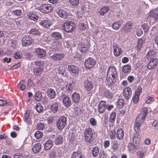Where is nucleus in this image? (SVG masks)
Returning a JSON list of instances; mask_svg holds the SVG:
<instances>
[{
    "mask_svg": "<svg viewBox=\"0 0 158 158\" xmlns=\"http://www.w3.org/2000/svg\"><path fill=\"white\" fill-rule=\"evenodd\" d=\"M114 79L112 77H110V76H108V77H107V76H106V80L109 86H112L114 84Z\"/></svg>",
    "mask_w": 158,
    "mask_h": 158,
    "instance_id": "nucleus-51",
    "label": "nucleus"
},
{
    "mask_svg": "<svg viewBox=\"0 0 158 158\" xmlns=\"http://www.w3.org/2000/svg\"><path fill=\"white\" fill-rule=\"evenodd\" d=\"M34 62L36 65V66H39L40 67L44 65L43 62L39 60H35Z\"/></svg>",
    "mask_w": 158,
    "mask_h": 158,
    "instance_id": "nucleus-63",
    "label": "nucleus"
},
{
    "mask_svg": "<svg viewBox=\"0 0 158 158\" xmlns=\"http://www.w3.org/2000/svg\"><path fill=\"white\" fill-rule=\"evenodd\" d=\"M35 52L39 58H42L45 56L46 55V52L44 50L40 48L35 49Z\"/></svg>",
    "mask_w": 158,
    "mask_h": 158,
    "instance_id": "nucleus-23",
    "label": "nucleus"
},
{
    "mask_svg": "<svg viewBox=\"0 0 158 158\" xmlns=\"http://www.w3.org/2000/svg\"><path fill=\"white\" fill-rule=\"evenodd\" d=\"M51 109L52 113H56L58 110V106L57 102H54L51 105Z\"/></svg>",
    "mask_w": 158,
    "mask_h": 158,
    "instance_id": "nucleus-42",
    "label": "nucleus"
},
{
    "mask_svg": "<svg viewBox=\"0 0 158 158\" xmlns=\"http://www.w3.org/2000/svg\"><path fill=\"white\" fill-rule=\"evenodd\" d=\"M35 98L36 101H40L42 98L41 92L40 91H37L35 92Z\"/></svg>",
    "mask_w": 158,
    "mask_h": 158,
    "instance_id": "nucleus-50",
    "label": "nucleus"
},
{
    "mask_svg": "<svg viewBox=\"0 0 158 158\" xmlns=\"http://www.w3.org/2000/svg\"><path fill=\"white\" fill-rule=\"evenodd\" d=\"M94 132V130L92 128L88 127L85 129L84 132V135H95Z\"/></svg>",
    "mask_w": 158,
    "mask_h": 158,
    "instance_id": "nucleus-45",
    "label": "nucleus"
},
{
    "mask_svg": "<svg viewBox=\"0 0 158 158\" xmlns=\"http://www.w3.org/2000/svg\"><path fill=\"white\" fill-rule=\"evenodd\" d=\"M83 84L85 90L89 93L92 92L94 85L91 81L86 80L84 81Z\"/></svg>",
    "mask_w": 158,
    "mask_h": 158,
    "instance_id": "nucleus-10",
    "label": "nucleus"
},
{
    "mask_svg": "<svg viewBox=\"0 0 158 158\" xmlns=\"http://www.w3.org/2000/svg\"><path fill=\"white\" fill-rule=\"evenodd\" d=\"M104 94L106 98L110 99H112L114 95L113 93L107 89L105 90L104 92Z\"/></svg>",
    "mask_w": 158,
    "mask_h": 158,
    "instance_id": "nucleus-36",
    "label": "nucleus"
},
{
    "mask_svg": "<svg viewBox=\"0 0 158 158\" xmlns=\"http://www.w3.org/2000/svg\"><path fill=\"white\" fill-rule=\"evenodd\" d=\"M96 63L93 58L89 57L85 60L84 64L86 68L89 69L94 67Z\"/></svg>",
    "mask_w": 158,
    "mask_h": 158,
    "instance_id": "nucleus-8",
    "label": "nucleus"
},
{
    "mask_svg": "<svg viewBox=\"0 0 158 158\" xmlns=\"http://www.w3.org/2000/svg\"><path fill=\"white\" fill-rule=\"evenodd\" d=\"M158 63V60L157 58L151 59L147 64V68L148 69H152L155 67Z\"/></svg>",
    "mask_w": 158,
    "mask_h": 158,
    "instance_id": "nucleus-13",
    "label": "nucleus"
},
{
    "mask_svg": "<svg viewBox=\"0 0 158 158\" xmlns=\"http://www.w3.org/2000/svg\"><path fill=\"white\" fill-rule=\"evenodd\" d=\"M31 37L27 35L24 36L22 39V43L23 46H27L30 45L32 42Z\"/></svg>",
    "mask_w": 158,
    "mask_h": 158,
    "instance_id": "nucleus-11",
    "label": "nucleus"
},
{
    "mask_svg": "<svg viewBox=\"0 0 158 158\" xmlns=\"http://www.w3.org/2000/svg\"><path fill=\"white\" fill-rule=\"evenodd\" d=\"M116 135L115 131L114 130L111 131L110 132V137L111 139H113L114 138Z\"/></svg>",
    "mask_w": 158,
    "mask_h": 158,
    "instance_id": "nucleus-64",
    "label": "nucleus"
},
{
    "mask_svg": "<svg viewBox=\"0 0 158 158\" xmlns=\"http://www.w3.org/2000/svg\"><path fill=\"white\" fill-rule=\"evenodd\" d=\"M13 56L15 59H20L22 57V53L19 52H17L13 54Z\"/></svg>",
    "mask_w": 158,
    "mask_h": 158,
    "instance_id": "nucleus-52",
    "label": "nucleus"
},
{
    "mask_svg": "<svg viewBox=\"0 0 158 158\" xmlns=\"http://www.w3.org/2000/svg\"><path fill=\"white\" fill-rule=\"evenodd\" d=\"M106 102L104 101H101L99 102L98 106V110L100 113H104L106 109Z\"/></svg>",
    "mask_w": 158,
    "mask_h": 158,
    "instance_id": "nucleus-17",
    "label": "nucleus"
},
{
    "mask_svg": "<svg viewBox=\"0 0 158 158\" xmlns=\"http://www.w3.org/2000/svg\"><path fill=\"white\" fill-rule=\"evenodd\" d=\"M117 104L118 108H121L124 105V100L122 99H118L117 101Z\"/></svg>",
    "mask_w": 158,
    "mask_h": 158,
    "instance_id": "nucleus-53",
    "label": "nucleus"
},
{
    "mask_svg": "<svg viewBox=\"0 0 158 158\" xmlns=\"http://www.w3.org/2000/svg\"><path fill=\"white\" fill-rule=\"evenodd\" d=\"M33 71L35 75L40 76L42 74L43 69L41 67L35 66L33 69Z\"/></svg>",
    "mask_w": 158,
    "mask_h": 158,
    "instance_id": "nucleus-26",
    "label": "nucleus"
},
{
    "mask_svg": "<svg viewBox=\"0 0 158 158\" xmlns=\"http://www.w3.org/2000/svg\"><path fill=\"white\" fill-rule=\"evenodd\" d=\"M41 145L39 143L35 144L32 148V150L35 153L39 152L40 150Z\"/></svg>",
    "mask_w": 158,
    "mask_h": 158,
    "instance_id": "nucleus-32",
    "label": "nucleus"
},
{
    "mask_svg": "<svg viewBox=\"0 0 158 158\" xmlns=\"http://www.w3.org/2000/svg\"><path fill=\"white\" fill-rule=\"evenodd\" d=\"M39 24L43 27L46 28H49L51 25L50 21L46 20L41 21L39 23Z\"/></svg>",
    "mask_w": 158,
    "mask_h": 158,
    "instance_id": "nucleus-27",
    "label": "nucleus"
},
{
    "mask_svg": "<svg viewBox=\"0 0 158 158\" xmlns=\"http://www.w3.org/2000/svg\"><path fill=\"white\" fill-rule=\"evenodd\" d=\"M56 152L54 150H51L49 154V156L50 158H55L56 156H56Z\"/></svg>",
    "mask_w": 158,
    "mask_h": 158,
    "instance_id": "nucleus-62",
    "label": "nucleus"
},
{
    "mask_svg": "<svg viewBox=\"0 0 158 158\" xmlns=\"http://www.w3.org/2000/svg\"><path fill=\"white\" fill-rule=\"evenodd\" d=\"M25 81L23 80H22L18 85L17 87L21 90H23L25 88L26 86L24 85Z\"/></svg>",
    "mask_w": 158,
    "mask_h": 158,
    "instance_id": "nucleus-47",
    "label": "nucleus"
},
{
    "mask_svg": "<svg viewBox=\"0 0 158 158\" xmlns=\"http://www.w3.org/2000/svg\"><path fill=\"white\" fill-rule=\"evenodd\" d=\"M144 43V39H139L138 41L137 44L136 46V48L138 51H139L140 48L142 46V45Z\"/></svg>",
    "mask_w": 158,
    "mask_h": 158,
    "instance_id": "nucleus-46",
    "label": "nucleus"
},
{
    "mask_svg": "<svg viewBox=\"0 0 158 158\" xmlns=\"http://www.w3.org/2000/svg\"><path fill=\"white\" fill-rule=\"evenodd\" d=\"M27 16L29 19L34 21H37L39 18L38 14L35 11L29 12Z\"/></svg>",
    "mask_w": 158,
    "mask_h": 158,
    "instance_id": "nucleus-15",
    "label": "nucleus"
},
{
    "mask_svg": "<svg viewBox=\"0 0 158 158\" xmlns=\"http://www.w3.org/2000/svg\"><path fill=\"white\" fill-rule=\"evenodd\" d=\"M66 118L63 115L60 116L56 121V126L59 130L63 129L66 125Z\"/></svg>",
    "mask_w": 158,
    "mask_h": 158,
    "instance_id": "nucleus-5",
    "label": "nucleus"
},
{
    "mask_svg": "<svg viewBox=\"0 0 158 158\" xmlns=\"http://www.w3.org/2000/svg\"><path fill=\"white\" fill-rule=\"evenodd\" d=\"M89 44L88 43H81L77 45V49L83 54H86L89 51Z\"/></svg>",
    "mask_w": 158,
    "mask_h": 158,
    "instance_id": "nucleus-6",
    "label": "nucleus"
},
{
    "mask_svg": "<svg viewBox=\"0 0 158 158\" xmlns=\"http://www.w3.org/2000/svg\"><path fill=\"white\" fill-rule=\"evenodd\" d=\"M116 136L118 139H121L124 136V131L121 128L118 129L117 132Z\"/></svg>",
    "mask_w": 158,
    "mask_h": 158,
    "instance_id": "nucleus-38",
    "label": "nucleus"
},
{
    "mask_svg": "<svg viewBox=\"0 0 158 158\" xmlns=\"http://www.w3.org/2000/svg\"><path fill=\"white\" fill-rule=\"evenodd\" d=\"M140 142V138H136L133 137V144H135L136 145H139V146H141V143H139Z\"/></svg>",
    "mask_w": 158,
    "mask_h": 158,
    "instance_id": "nucleus-57",
    "label": "nucleus"
},
{
    "mask_svg": "<svg viewBox=\"0 0 158 158\" xmlns=\"http://www.w3.org/2000/svg\"><path fill=\"white\" fill-rule=\"evenodd\" d=\"M99 152V149L98 146H95L93 148L92 150V154L94 157H96Z\"/></svg>",
    "mask_w": 158,
    "mask_h": 158,
    "instance_id": "nucleus-44",
    "label": "nucleus"
},
{
    "mask_svg": "<svg viewBox=\"0 0 158 158\" xmlns=\"http://www.w3.org/2000/svg\"><path fill=\"white\" fill-rule=\"evenodd\" d=\"M132 25L131 23L128 22L123 27V30L125 33L128 32L130 31L132 28Z\"/></svg>",
    "mask_w": 158,
    "mask_h": 158,
    "instance_id": "nucleus-39",
    "label": "nucleus"
},
{
    "mask_svg": "<svg viewBox=\"0 0 158 158\" xmlns=\"http://www.w3.org/2000/svg\"><path fill=\"white\" fill-rule=\"evenodd\" d=\"M53 144L52 140H48L44 143V148L46 150H49L52 147Z\"/></svg>",
    "mask_w": 158,
    "mask_h": 158,
    "instance_id": "nucleus-31",
    "label": "nucleus"
},
{
    "mask_svg": "<svg viewBox=\"0 0 158 158\" xmlns=\"http://www.w3.org/2000/svg\"><path fill=\"white\" fill-rule=\"evenodd\" d=\"M116 117V114L114 112H113L111 113L110 117V121L111 123H113L114 122L115 119Z\"/></svg>",
    "mask_w": 158,
    "mask_h": 158,
    "instance_id": "nucleus-54",
    "label": "nucleus"
},
{
    "mask_svg": "<svg viewBox=\"0 0 158 158\" xmlns=\"http://www.w3.org/2000/svg\"><path fill=\"white\" fill-rule=\"evenodd\" d=\"M72 158H85L84 154L80 152H74L71 156Z\"/></svg>",
    "mask_w": 158,
    "mask_h": 158,
    "instance_id": "nucleus-25",
    "label": "nucleus"
},
{
    "mask_svg": "<svg viewBox=\"0 0 158 158\" xmlns=\"http://www.w3.org/2000/svg\"><path fill=\"white\" fill-rule=\"evenodd\" d=\"M58 72L62 76L66 77L67 78L68 77V73L66 71L64 68L60 67L58 69Z\"/></svg>",
    "mask_w": 158,
    "mask_h": 158,
    "instance_id": "nucleus-37",
    "label": "nucleus"
},
{
    "mask_svg": "<svg viewBox=\"0 0 158 158\" xmlns=\"http://www.w3.org/2000/svg\"><path fill=\"white\" fill-rule=\"evenodd\" d=\"M84 139L89 144H92L95 139V135H84Z\"/></svg>",
    "mask_w": 158,
    "mask_h": 158,
    "instance_id": "nucleus-20",
    "label": "nucleus"
},
{
    "mask_svg": "<svg viewBox=\"0 0 158 158\" xmlns=\"http://www.w3.org/2000/svg\"><path fill=\"white\" fill-rule=\"evenodd\" d=\"M148 110L147 107H144L140 111V114L136 119L135 123L134 129L136 132H138L140 130V127L141 122L145 119Z\"/></svg>",
    "mask_w": 158,
    "mask_h": 158,
    "instance_id": "nucleus-1",
    "label": "nucleus"
},
{
    "mask_svg": "<svg viewBox=\"0 0 158 158\" xmlns=\"http://www.w3.org/2000/svg\"><path fill=\"white\" fill-rule=\"evenodd\" d=\"M68 69L69 71L71 73L77 74L79 73V68L75 65L72 64L69 65L68 66Z\"/></svg>",
    "mask_w": 158,
    "mask_h": 158,
    "instance_id": "nucleus-16",
    "label": "nucleus"
},
{
    "mask_svg": "<svg viewBox=\"0 0 158 158\" xmlns=\"http://www.w3.org/2000/svg\"><path fill=\"white\" fill-rule=\"evenodd\" d=\"M69 2L73 6H77L79 3V0H69Z\"/></svg>",
    "mask_w": 158,
    "mask_h": 158,
    "instance_id": "nucleus-56",
    "label": "nucleus"
},
{
    "mask_svg": "<svg viewBox=\"0 0 158 158\" xmlns=\"http://www.w3.org/2000/svg\"><path fill=\"white\" fill-rule=\"evenodd\" d=\"M43 135V133L41 131H36L34 134L35 137L37 139H39L42 137Z\"/></svg>",
    "mask_w": 158,
    "mask_h": 158,
    "instance_id": "nucleus-55",
    "label": "nucleus"
},
{
    "mask_svg": "<svg viewBox=\"0 0 158 158\" xmlns=\"http://www.w3.org/2000/svg\"><path fill=\"white\" fill-rule=\"evenodd\" d=\"M67 91L70 92H72L73 89L75 88V83L74 81L68 84L66 86Z\"/></svg>",
    "mask_w": 158,
    "mask_h": 158,
    "instance_id": "nucleus-33",
    "label": "nucleus"
},
{
    "mask_svg": "<svg viewBox=\"0 0 158 158\" xmlns=\"http://www.w3.org/2000/svg\"><path fill=\"white\" fill-rule=\"evenodd\" d=\"M30 112L29 110H27L25 113L24 116V121L28 124L31 123V119L30 118Z\"/></svg>",
    "mask_w": 158,
    "mask_h": 158,
    "instance_id": "nucleus-34",
    "label": "nucleus"
},
{
    "mask_svg": "<svg viewBox=\"0 0 158 158\" xmlns=\"http://www.w3.org/2000/svg\"><path fill=\"white\" fill-rule=\"evenodd\" d=\"M109 10V8L107 6H103L101 8L99 11V13L101 15H104V14Z\"/></svg>",
    "mask_w": 158,
    "mask_h": 158,
    "instance_id": "nucleus-48",
    "label": "nucleus"
},
{
    "mask_svg": "<svg viewBox=\"0 0 158 158\" xmlns=\"http://www.w3.org/2000/svg\"><path fill=\"white\" fill-rule=\"evenodd\" d=\"M155 54V52L153 50H150L146 55V58L148 60L150 59H153Z\"/></svg>",
    "mask_w": 158,
    "mask_h": 158,
    "instance_id": "nucleus-43",
    "label": "nucleus"
},
{
    "mask_svg": "<svg viewBox=\"0 0 158 158\" xmlns=\"http://www.w3.org/2000/svg\"><path fill=\"white\" fill-rule=\"evenodd\" d=\"M64 56V55L63 53H55L51 56V57L54 60H59L63 58Z\"/></svg>",
    "mask_w": 158,
    "mask_h": 158,
    "instance_id": "nucleus-24",
    "label": "nucleus"
},
{
    "mask_svg": "<svg viewBox=\"0 0 158 158\" xmlns=\"http://www.w3.org/2000/svg\"><path fill=\"white\" fill-rule=\"evenodd\" d=\"M51 36L53 38L56 40L60 39L62 37L61 34L58 32H52L51 34Z\"/></svg>",
    "mask_w": 158,
    "mask_h": 158,
    "instance_id": "nucleus-41",
    "label": "nucleus"
},
{
    "mask_svg": "<svg viewBox=\"0 0 158 158\" xmlns=\"http://www.w3.org/2000/svg\"><path fill=\"white\" fill-rule=\"evenodd\" d=\"M122 24V23L121 21H116L112 24V27L114 29L117 30L121 27Z\"/></svg>",
    "mask_w": 158,
    "mask_h": 158,
    "instance_id": "nucleus-35",
    "label": "nucleus"
},
{
    "mask_svg": "<svg viewBox=\"0 0 158 158\" xmlns=\"http://www.w3.org/2000/svg\"><path fill=\"white\" fill-rule=\"evenodd\" d=\"M142 27L144 32H147L149 29V27L148 23H143L142 26Z\"/></svg>",
    "mask_w": 158,
    "mask_h": 158,
    "instance_id": "nucleus-61",
    "label": "nucleus"
},
{
    "mask_svg": "<svg viewBox=\"0 0 158 158\" xmlns=\"http://www.w3.org/2000/svg\"><path fill=\"white\" fill-rule=\"evenodd\" d=\"M63 138L62 135H58L55 138L53 141L56 145L61 144L63 143Z\"/></svg>",
    "mask_w": 158,
    "mask_h": 158,
    "instance_id": "nucleus-30",
    "label": "nucleus"
},
{
    "mask_svg": "<svg viewBox=\"0 0 158 158\" xmlns=\"http://www.w3.org/2000/svg\"><path fill=\"white\" fill-rule=\"evenodd\" d=\"M141 148V150L137 152V154L138 156V158H143L145 156L147 151L146 148H145L143 145Z\"/></svg>",
    "mask_w": 158,
    "mask_h": 158,
    "instance_id": "nucleus-21",
    "label": "nucleus"
},
{
    "mask_svg": "<svg viewBox=\"0 0 158 158\" xmlns=\"http://www.w3.org/2000/svg\"><path fill=\"white\" fill-rule=\"evenodd\" d=\"M117 71L116 68L114 66H110L109 67L107 72V77L111 76L113 78H115L117 77Z\"/></svg>",
    "mask_w": 158,
    "mask_h": 158,
    "instance_id": "nucleus-9",
    "label": "nucleus"
},
{
    "mask_svg": "<svg viewBox=\"0 0 158 158\" xmlns=\"http://www.w3.org/2000/svg\"><path fill=\"white\" fill-rule=\"evenodd\" d=\"M56 12L59 16L63 19L67 18L69 15L68 12L63 9L56 10Z\"/></svg>",
    "mask_w": 158,
    "mask_h": 158,
    "instance_id": "nucleus-14",
    "label": "nucleus"
},
{
    "mask_svg": "<svg viewBox=\"0 0 158 158\" xmlns=\"http://www.w3.org/2000/svg\"><path fill=\"white\" fill-rule=\"evenodd\" d=\"M142 89L141 86H138L132 98L133 102L135 103H136L138 102L139 96L142 93Z\"/></svg>",
    "mask_w": 158,
    "mask_h": 158,
    "instance_id": "nucleus-7",
    "label": "nucleus"
},
{
    "mask_svg": "<svg viewBox=\"0 0 158 158\" xmlns=\"http://www.w3.org/2000/svg\"><path fill=\"white\" fill-rule=\"evenodd\" d=\"M47 93L48 96L50 99H53L55 98L56 92L52 88L48 89L47 91Z\"/></svg>",
    "mask_w": 158,
    "mask_h": 158,
    "instance_id": "nucleus-22",
    "label": "nucleus"
},
{
    "mask_svg": "<svg viewBox=\"0 0 158 158\" xmlns=\"http://www.w3.org/2000/svg\"><path fill=\"white\" fill-rule=\"evenodd\" d=\"M54 7L49 4H44L40 6V10L43 13H48L52 12L54 10Z\"/></svg>",
    "mask_w": 158,
    "mask_h": 158,
    "instance_id": "nucleus-4",
    "label": "nucleus"
},
{
    "mask_svg": "<svg viewBox=\"0 0 158 158\" xmlns=\"http://www.w3.org/2000/svg\"><path fill=\"white\" fill-rule=\"evenodd\" d=\"M131 70V67L129 65L127 64L123 66L122 70L125 73L130 72Z\"/></svg>",
    "mask_w": 158,
    "mask_h": 158,
    "instance_id": "nucleus-49",
    "label": "nucleus"
},
{
    "mask_svg": "<svg viewBox=\"0 0 158 158\" xmlns=\"http://www.w3.org/2000/svg\"><path fill=\"white\" fill-rule=\"evenodd\" d=\"M62 27L67 32H70L75 30L76 25L72 21H67L62 25Z\"/></svg>",
    "mask_w": 158,
    "mask_h": 158,
    "instance_id": "nucleus-3",
    "label": "nucleus"
},
{
    "mask_svg": "<svg viewBox=\"0 0 158 158\" xmlns=\"http://www.w3.org/2000/svg\"><path fill=\"white\" fill-rule=\"evenodd\" d=\"M123 93L125 97L127 100H128L131 95L132 92L131 89L129 87L125 88L123 90Z\"/></svg>",
    "mask_w": 158,
    "mask_h": 158,
    "instance_id": "nucleus-18",
    "label": "nucleus"
},
{
    "mask_svg": "<svg viewBox=\"0 0 158 158\" xmlns=\"http://www.w3.org/2000/svg\"><path fill=\"white\" fill-rule=\"evenodd\" d=\"M128 148L130 150H133L134 149H138L139 148L138 147H137L136 145H135V144H133L132 143H130L129 144Z\"/></svg>",
    "mask_w": 158,
    "mask_h": 158,
    "instance_id": "nucleus-59",
    "label": "nucleus"
},
{
    "mask_svg": "<svg viewBox=\"0 0 158 158\" xmlns=\"http://www.w3.org/2000/svg\"><path fill=\"white\" fill-rule=\"evenodd\" d=\"M147 20L150 23H154L158 20V8L153 10L147 17Z\"/></svg>",
    "mask_w": 158,
    "mask_h": 158,
    "instance_id": "nucleus-2",
    "label": "nucleus"
},
{
    "mask_svg": "<svg viewBox=\"0 0 158 158\" xmlns=\"http://www.w3.org/2000/svg\"><path fill=\"white\" fill-rule=\"evenodd\" d=\"M35 109L38 112L40 113L43 110V107L40 104H38L35 106Z\"/></svg>",
    "mask_w": 158,
    "mask_h": 158,
    "instance_id": "nucleus-60",
    "label": "nucleus"
},
{
    "mask_svg": "<svg viewBox=\"0 0 158 158\" xmlns=\"http://www.w3.org/2000/svg\"><path fill=\"white\" fill-rule=\"evenodd\" d=\"M72 100L75 103L78 102L80 100L79 94L76 92H74L72 95Z\"/></svg>",
    "mask_w": 158,
    "mask_h": 158,
    "instance_id": "nucleus-28",
    "label": "nucleus"
},
{
    "mask_svg": "<svg viewBox=\"0 0 158 158\" xmlns=\"http://www.w3.org/2000/svg\"><path fill=\"white\" fill-rule=\"evenodd\" d=\"M29 33L32 35L39 36L40 35L41 33V30L39 27L36 26L34 28L31 29Z\"/></svg>",
    "mask_w": 158,
    "mask_h": 158,
    "instance_id": "nucleus-12",
    "label": "nucleus"
},
{
    "mask_svg": "<svg viewBox=\"0 0 158 158\" xmlns=\"http://www.w3.org/2000/svg\"><path fill=\"white\" fill-rule=\"evenodd\" d=\"M63 102L65 107H68L71 105V100L69 98L68 96L64 97L63 98Z\"/></svg>",
    "mask_w": 158,
    "mask_h": 158,
    "instance_id": "nucleus-29",
    "label": "nucleus"
},
{
    "mask_svg": "<svg viewBox=\"0 0 158 158\" xmlns=\"http://www.w3.org/2000/svg\"><path fill=\"white\" fill-rule=\"evenodd\" d=\"M52 46L54 47L56 50H58L61 47V44L60 42L56 40H53L52 43Z\"/></svg>",
    "mask_w": 158,
    "mask_h": 158,
    "instance_id": "nucleus-40",
    "label": "nucleus"
},
{
    "mask_svg": "<svg viewBox=\"0 0 158 158\" xmlns=\"http://www.w3.org/2000/svg\"><path fill=\"white\" fill-rule=\"evenodd\" d=\"M45 127V125L44 123H39L36 125V128L39 130H43Z\"/></svg>",
    "mask_w": 158,
    "mask_h": 158,
    "instance_id": "nucleus-58",
    "label": "nucleus"
},
{
    "mask_svg": "<svg viewBox=\"0 0 158 158\" xmlns=\"http://www.w3.org/2000/svg\"><path fill=\"white\" fill-rule=\"evenodd\" d=\"M113 48L114 55L115 56H119L123 51L122 49L118 45H114Z\"/></svg>",
    "mask_w": 158,
    "mask_h": 158,
    "instance_id": "nucleus-19",
    "label": "nucleus"
}]
</instances>
